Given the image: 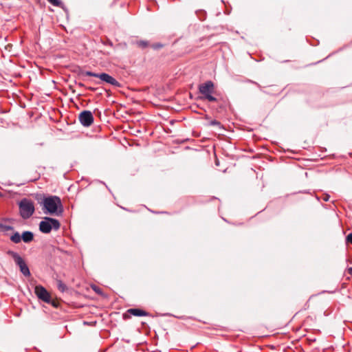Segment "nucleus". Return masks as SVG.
Returning a JSON list of instances; mask_svg holds the SVG:
<instances>
[{
    "mask_svg": "<svg viewBox=\"0 0 352 352\" xmlns=\"http://www.w3.org/2000/svg\"><path fill=\"white\" fill-rule=\"evenodd\" d=\"M45 203L42 210L45 214L55 216H62L64 212V208L60 198L57 195H47V199L44 200Z\"/></svg>",
    "mask_w": 352,
    "mask_h": 352,
    "instance_id": "nucleus-1",
    "label": "nucleus"
},
{
    "mask_svg": "<svg viewBox=\"0 0 352 352\" xmlns=\"http://www.w3.org/2000/svg\"><path fill=\"white\" fill-rule=\"evenodd\" d=\"M60 228V221L50 217H43L38 224L39 231L43 234H49L52 230L56 231Z\"/></svg>",
    "mask_w": 352,
    "mask_h": 352,
    "instance_id": "nucleus-2",
    "label": "nucleus"
},
{
    "mask_svg": "<svg viewBox=\"0 0 352 352\" xmlns=\"http://www.w3.org/2000/svg\"><path fill=\"white\" fill-rule=\"evenodd\" d=\"M19 214L23 219L30 218L35 212V207L32 200L23 198L18 203Z\"/></svg>",
    "mask_w": 352,
    "mask_h": 352,
    "instance_id": "nucleus-3",
    "label": "nucleus"
},
{
    "mask_svg": "<svg viewBox=\"0 0 352 352\" xmlns=\"http://www.w3.org/2000/svg\"><path fill=\"white\" fill-rule=\"evenodd\" d=\"M198 89L199 93L204 95L201 98L208 100L209 102L219 101L218 98L212 95L214 92V84L212 80H207L200 84Z\"/></svg>",
    "mask_w": 352,
    "mask_h": 352,
    "instance_id": "nucleus-4",
    "label": "nucleus"
},
{
    "mask_svg": "<svg viewBox=\"0 0 352 352\" xmlns=\"http://www.w3.org/2000/svg\"><path fill=\"white\" fill-rule=\"evenodd\" d=\"M7 254L10 256L15 264L19 267L21 273L25 277H29L31 275L29 267L28 266L25 261L20 256V254L14 251L8 250Z\"/></svg>",
    "mask_w": 352,
    "mask_h": 352,
    "instance_id": "nucleus-5",
    "label": "nucleus"
},
{
    "mask_svg": "<svg viewBox=\"0 0 352 352\" xmlns=\"http://www.w3.org/2000/svg\"><path fill=\"white\" fill-rule=\"evenodd\" d=\"M34 233L30 230H25L21 234L18 231H14L10 236V240L16 244L21 241H23L25 243H29L34 240Z\"/></svg>",
    "mask_w": 352,
    "mask_h": 352,
    "instance_id": "nucleus-6",
    "label": "nucleus"
},
{
    "mask_svg": "<svg viewBox=\"0 0 352 352\" xmlns=\"http://www.w3.org/2000/svg\"><path fill=\"white\" fill-rule=\"evenodd\" d=\"M78 120L83 126L89 127L94 123V118L91 111L84 110L79 113Z\"/></svg>",
    "mask_w": 352,
    "mask_h": 352,
    "instance_id": "nucleus-7",
    "label": "nucleus"
},
{
    "mask_svg": "<svg viewBox=\"0 0 352 352\" xmlns=\"http://www.w3.org/2000/svg\"><path fill=\"white\" fill-rule=\"evenodd\" d=\"M98 78H99L100 81L95 82L96 84L100 85L101 82H105L115 87H121V84L115 78L107 73H98Z\"/></svg>",
    "mask_w": 352,
    "mask_h": 352,
    "instance_id": "nucleus-8",
    "label": "nucleus"
},
{
    "mask_svg": "<svg viewBox=\"0 0 352 352\" xmlns=\"http://www.w3.org/2000/svg\"><path fill=\"white\" fill-rule=\"evenodd\" d=\"M34 293L39 300L46 302H51V296L47 290L42 285H36L34 288Z\"/></svg>",
    "mask_w": 352,
    "mask_h": 352,
    "instance_id": "nucleus-9",
    "label": "nucleus"
},
{
    "mask_svg": "<svg viewBox=\"0 0 352 352\" xmlns=\"http://www.w3.org/2000/svg\"><path fill=\"white\" fill-rule=\"evenodd\" d=\"M131 316L142 317L150 316V314L142 309L131 308L129 309L125 313L122 314V318L126 320L130 319L131 318Z\"/></svg>",
    "mask_w": 352,
    "mask_h": 352,
    "instance_id": "nucleus-10",
    "label": "nucleus"
},
{
    "mask_svg": "<svg viewBox=\"0 0 352 352\" xmlns=\"http://www.w3.org/2000/svg\"><path fill=\"white\" fill-rule=\"evenodd\" d=\"M219 99V101H216L218 104L216 108V110L218 113H222L223 111H226L227 108V100L223 98L222 97L218 98Z\"/></svg>",
    "mask_w": 352,
    "mask_h": 352,
    "instance_id": "nucleus-11",
    "label": "nucleus"
},
{
    "mask_svg": "<svg viewBox=\"0 0 352 352\" xmlns=\"http://www.w3.org/2000/svg\"><path fill=\"white\" fill-rule=\"evenodd\" d=\"M48 195H45L44 193H34L32 195L34 199L40 204L42 207H43L45 203H43L44 200L47 199Z\"/></svg>",
    "mask_w": 352,
    "mask_h": 352,
    "instance_id": "nucleus-12",
    "label": "nucleus"
},
{
    "mask_svg": "<svg viewBox=\"0 0 352 352\" xmlns=\"http://www.w3.org/2000/svg\"><path fill=\"white\" fill-rule=\"evenodd\" d=\"M133 45H135L141 49H145L149 46V42L148 41L139 40V41H133L131 42Z\"/></svg>",
    "mask_w": 352,
    "mask_h": 352,
    "instance_id": "nucleus-13",
    "label": "nucleus"
},
{
    "mask_svg": "<svg viewBox=\"0 0 352 352\" xmlns=\"http://www.w3.org/2000/svg\"><path fill=\"white\" fill-rule=\"evenodd\" d=\"M49 3H50L54 6L59 7L62 8L65 11H67V8L65 7V4L60 0H47Z\"/></svg>",
    "mask_w": 352,
    "mask_h": 352,
    "instance_id": "nucleus-14",
    "label": "nucleus"
},
{
    "mask_svg": "<svg viewBox=\"0 0 352 352\" xmlns=\"http://www.w3.org/2000/svg\"><path fill=\"white\" fill-rule=\"evenodd\" d=\"M7 231H12V232L14 230V228L12 226H8V225H6V224H3L2 223H0V232H2L3 233H5V234L7 235V234L6 233Z\"/></svg>",
    "mask_w": 352,
    "mask_h": 352,
    "instance_id": "nucleus-15",
    "label": "nucleus"
},
{
    "mask_svg": "<svg viewBox=\"0 0 352 352\" xmlns=\"http://www.w3.org/2000/svg\"><path fill=\"white\" fill-rule=\"evenodd\" d=\"M78 75L93 76V77L98 78V73H95V72H93L91 71H85V70H82L80 69L79 71Z\"/></svg>",
    "mask_w": 352,
    "mask_h": 352,
    "instance_id": "nucleus-16",
    "label": "nucleus"
},
{
    "mask_svg": "<svg viewBox=\"0 0 352 352\" xmlns=\"http://www.w3.org/2000/svg\"><path fill=\"white\" fill-rule=\"evenodd\" d=\"M57 287L61 292H65L67 289V285L60 280H57Z\"/></svg>",
    "mask_w": 352,
    "mask_h": 352,
    "instance_id": "nucleus-17",
    "label": "nucleus"
},
{
    "mask_svg": "<svg viewBox=\"0 0 352 352\" xmlns=\"http://www.w3.org/2000/svg\"><path fill=\"white\" fill-rule=\"evenodd\" d=\"M206 126H217L219 129H223V125L221 124V123L217 120H210L207 124Z\"/></svg>",
    "mask_w": 352,
    "mask_h": 352,
    "instance_id": "nucleus-18",
    "label": "nucleus"
},
{
    "mask_svg": "<svg viewBox=\"0 0 352 352\" xmlns=\"http://www.w3.org/2000/svg\"><path fill=\"white\" fill-rule=\"evenodd\" d=\"M91 289L98 295L103 296L104 292L101 288L96 285H91Z\"/></svg>",
    "mask_w": 352,
    "mask_h": 352,
    "instance_id": "nucleus-19",
    "label": "nucleus"
},
{
    "mask_svg": "<svg viewBox=\"0 0 352 352\" xmlns=\"http://www.w3.org/2000/svg\"><path fill=\"white\" fill-rule=\"evenodd\" d=\"M164 45L162 44V43H153L151 45V47L155 50H160L162 49V47H164Z\"/></svg>",
    "mask_w": 352,
    "mask_h": 352,
    "instance_id": "nucleus-20",
    "label": "nucleus"
},
{
    "mask_svg": "<svg viewBox=\"0 0 352 352\" xmlns=\"http://www.w3.org/2000/svg\"><path fill=\"white\" fill-rule=\"evenodd\" d=\"M346 243L352 244V232L349 233V234L346 236Z\"/></svg>",
    "mask_w": 352,
    "mask_h": 352,
    "instance_id": "nucleus-21",
    "label": "nucleus"
},
{
    "mask_svg": "<svg viewBox=\"0 0 352 352\" xmlns=\"http://www.w3.org/2000/svg\"><path fill=\"white\" fill-rule=\"evenodd\" d=\"M103 44L110 47H113V45L112 41L109 39H107L105 41H103Z\"/></svg>",
    "mask_w": 352,
    "mask_h": 352,
    "instance_id": "nucleus-22",
    "label": "nucleus"
},
{
    "mask_svg": "<svg viewBox=\"0 0 352 352\" xmlns=\"http://www.w3.org/2000/svg\"><path fill=\"white\" fill-rule=\"evenodd\" d=\"M247 82H250V83H252V84H254V85H256V86H258V87H259L260 89H261V85H260L258 82H255V81H254V80H247Z\"/></svg>",
    "mask_w": 352,
    "mask_h": 352,
    "instance_id": "nucleus-23",
    "label": "nucleus"
},
{
    "mask_svg": "<svg viewBox=\"0 0 352 352\" xmlns=\"http://www.w3.org/2000/svg\"><path fill=\"white\" fill-rule=\"evenodd\" d=\"M329 198H330V195L328 194H325L323 195L322 199L324 201H328L329 200Z\"/></svg>",
    "mask_w": 352,
    "mask_h": 352,
    "instance_id": "nucleus-24",
    "label": "nucleus"
},
{
    "mask_svg": "<svg viewBox=\"0 0 352 352\" xmlns=\"http://www.w3.org/2000/svg\"><path fill=\"white\" fill-rule=\"evenodd\" d=\"M309 342V343H311V342H316V338H308L307 339Z\"/></svg>",
    "mask_w": 352,
    "mask_h": 352,
    "instance_id": "nucleus-25",
    "label": "nucleus"
},
{
    "mask_svg": "<svg viewBox=\"0 0 352 352\" xmlns=\"http://www.w3.org/2000/svg\"><path fill=\"white\" fill-rule=\"evenodd\" d=\"M347 272L349 274L352 276V267H350L347 269Z\"/></svg>",
    "mask_w": 352,
    "mask_h": 352,
    "instance_id": "nucleus-26",
    "label": "nucleus"
},
{
    "mask_svg": "<svg viewBox=\"0 0 352 352\" xmlns=\"http://www.w3.org/2000/svg\"><path fill=\"white\" fill-rule=\"evenodd\" d=\"M87 89H88L89 90L92 91H94L97 89V88L92 87H89Z\"/></svg>",
    "mask_w": 352,
    "mask_h": 352,
    "instance_id": "nucleus-27",
    "label": "nucleus"
},
{
    "mask_svg": "<svg viewBox=\"0 0 352 352\" xmlns=\"http://www.w3.org/2000/svg\"><path fill=\"white\" fill-rule=\"evenodd\" d=\"M76 85H78V86L80 87H85V85L82 82H76Z\"/></svg>",
    "mask_w": 352,
    "mask_h": 352,
    "instance_id": "nucleus-28",
    "label": "nucleus"
},
{
    "mask_svg": "<svg viewBox=\"0 0 352 352\" xmlns=\"http://www.w3.org/2000/svg\"><path fill=\"white\" fill-rule=\"evenodd\" d=\"M50 304H52L54 307H57V303L54 301L51 300V302Z\"/></svg>",
    "mask_w": 352,
    "mask_h": 352,
    "instance_id": "nucleus-29",
    "label": "nucleus"
},
{
    "mask_svg": "<svg viewBox=\"0 0 352 352\" xmlns=\"http://www.w3.org/2000/svg\"><path fill=\"white\" fill-rule=\"evenodd\" d=\"M210 117L208 114H206V115L204 116V119H206V120H210Z\"/></svg>",
    "mask_w": 352,
    "mask_h": 352,
    "instance_id": "nucleus-30",
    "label": "nucleus"
},
{
    "mask_svg": "<svg viewBox=\"0 0 352 352\" xmlns=\"http://www.w3.org/2000/svg\"><path fill=\"white\" fill-rule=\"evenodd\" d=\"M4 221H10V219H4Z\"/></svg>",
    "mask_w": 352,
    "mask_h": 352,
    "instance_id": "nucleus-31",
    "label": "nucleus"
},
{
    "mask_svg": "<svg viewBox=\"0 0 352 352\" xmlns=\"http://www.w3.org/2000/svg\"><path fill=\"white\" fill-rule=\"evenodd\" d=\"M37 179H31L30 181L31 182H33V181H36Z\"/></svg>",
    "mask_w": 352,
    "mask_h": 352,
    "instance_id": "nucleus-32",
    "label": "nucleus"
},
{
    "mask_svg": "<svg viewBox=\"0 0 352 352\" xmlns=\"http://www.w3.org/2000/svg\"><path fill=\"white\" fill-rule=\"evenodd\" d=\"M238 352H242V351H238Z\"/></svg>",
    "mask_w": 352,
    "mask_h": 352,
    "instance_id": "nucleus-33",
    "label": "nucleus"
}]
</instances>
